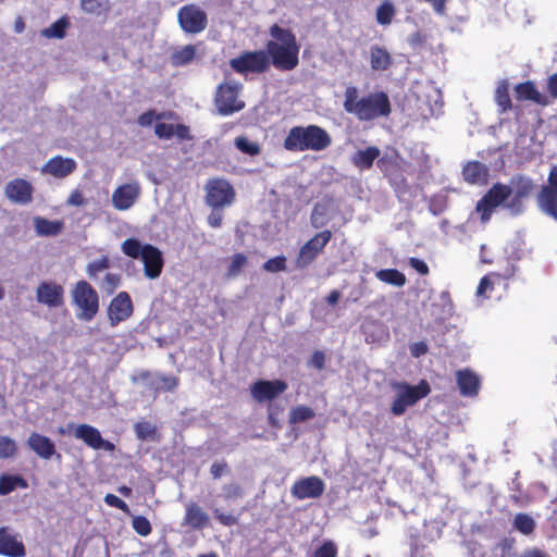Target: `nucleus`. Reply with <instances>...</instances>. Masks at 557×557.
<instances>
[{
    "label": "nucleus",
    "mask_w": 557,
    "mask_h": 557,
    "mask_svg": "<svg viewBox=\"0 0 557 557\" xmlns=\"http://www.w3.org/2000/svg\"><path fill=\"white\" fill-rule=\"evenodd\" d=\"M134 530L141 536H147L151 532V524L146 517L136 516L132 520Z\"/></svg>",
    "instance_id": "45"
},
{
    "label": "nucleus",
    "mask_w": 557,
    "mask_h": 557,
    "mask_svg": "<svg viewBox=\"0 0 557 557\" xmlns=\"http://www.w3.org/2000/svg\"><path fill=\"white\" fill-rule=\"evenodd\" d=\"M226 465L222 462H215L211 466V474L214 479L221 478L226 472Z\"/></svg>",
    "instance_id": "62"
},
{
    "label": "nucleus",
    "mask_w": 557,
    "mask_h": 557,
    "mask_svg": "<svg viewBox=\"0 0 557 557\" xmlns=\"http://www.w3.org/2000/svg\"><path fill=\"white\" fill-rule=\"evenodd\" d=\"M28 447L40 458L50 459L55 454L54 443L47 436L33 432L27 440Z\"/></svg>",
    "instance_id": "23"
},
{
    "label": "nucleus",
    "mask_w": 557,
    "mask_h": 557,
    "mask_svg": "<svg viewBox=\"0 0 557 557\" xmlns=\"http://www.w3.org/2000/svg\"><path fill=\"white\" fill-rule=\"evenodd\" d=\"M177 17L182 29L189 34L201 33L208 24L206 12L195 4L181 8Z\"/></svg>",
    "instance_id": "13"
},
{
    "label": "nucleus",
    "mask_w": 557,
    "mask_h": 557,
    "mask_svg": "<svg viewBox=\"0 0 557 557\" xmlns=\"http://www.w3.org/2000/svg\"><path fill=\"white\" fill-rule=\"evenodd\" d=\"M235 145L240 151H243L249 156H256L260 152V148H259L258 144L250 141L246 137H237L235 139Z\"/></svg>",
    "instance_id": "42"
},
{
    "label": "nucleus",
    "mask_w": 557,
    "mask_h": 557,
    "mask_svg": "<svg viewBox=\"0 0 557 557\" xmlns=\"http://www.w3.org/2000/svg\"><path fill=\"white\" fill-rule=\"evenodd\" d=\"M121 284V276L114 273H107L102 281L99 282L100 289L107 294L111 295Z\"/></svg>",
    "instance_id": "38"
},
{
    "label": "nucleus",
    "mask_w": 557,
    "mask_h": 557,
    "mask_svg": "<svg viewBox=\"0 0 557 557\" xmlns=\"http://www.w3.org/2000/svg\"><path fill=\"white\" fill-rule=\"evenodd\" d=\"M370 59L372 70H386L391 65L389 53L380 47L371 48Z\"/></svg>",
    "instance_id": "33"
},
{
    "label": "nucleus",
    "mask_w": 557,
    "mask_h": 557,
    "mask_svg": "<svg viewBox=\"0 0 557 557\" xmlns=\"http://www.w3.org/2000/svg\"><path fill=\"white\" fill-rule=\"evenodd\" d=\"M34 188L23 178H14L4 187L5 197L14 203L27 205L33 200Z\"/></svg>",
    "instance_id": "18"
},
{
    "label": "nucleus",
    "mask_w": 557,
    "mask_h": 557,
    "mask_svg": "<svg viewBox=\"0 0 557 557\" xmlns=\"http://www.w3.org/2000/svg\"><path fill=\"white\" fill-rule=\"evenodd\" d=\"M76 169L77 162L74 159L54 156L41 166V173L54 178H64L75 172Z\"/></svg>",
    "instance_id": "17"
},
{
    "label": "nucleus",
    "mask_w": 557,
    "mask_h": 557,
    "mask_svg": "<svg viewBox=\"0 0 557 557\" xmlns=\"http://www.w3.org/2000/svg\"><path fill=\"white\" fill-rule=\"evenodd\" d=\"M394 15L395 7L389 1L383 2L376 10V21L381 25L391 24Z\"/></svg>",
    "instance_id": "35"
},
{
    "label": "nucleus",
    "mask_w": 557,
    "mask_h": 557,
    "mask_svg": "<svg viewBox=\"0 0 557 557\" xmlns=\"http://www.w3.org/2000/svg\"><path fill=\"white\" fill-rule=\"evenodd\" d=\"M331 137L326 131L317 126L292 127L284 140V147L290 151H321L331 145Z\"/></svg>",
    "instance_id": "3"
},
{
    "label": "nucleus",
    "mask_w": 557,
    "mask_h": 557,
    "mask_svg": "<svg viewBox=\"0 0 557 557\" xmlns=\"http://www.w3.org/2000/svg\"><path fill=\"white\" fill-rule=\"evenodd\" d=\"M83 11L90 14H100L106 10V5L100 0H82Z\"/></svg>",
    "instance_id": "47"
},
{
    "label": "nucleus",
    "mask_w": 557,
    "mask_h": 557,
    "mask_svg": "<svg viewBox=\"0 0 557 557\" xmlns=\"http://www.w3.org/2000/svg\"><path fill=\"white\" fill-rule=\"evenodd\" d=\"M66 205L71 207H84L86 205V198L81 190L74 189L67 198Z\"/></svg>",
    "instance_id": "53"
},
{
    "label": "nucleus",
    "mask_w": 557,
    "mask_h": 557,
    "mask_svg": "<svg viewBox=\"0 0 557 557\" xmlns=\"http://www.w3.org/2000/svg\"><path fill=\"white\" fill-rule=\"evenodd\" d=\"M391 112V104L386 94L380 91L370 94L359 99V106L355 115L359 120L369 121L380 116H386Z\"/></svg>",
    "instance_id": "7"
},
{
    "label": "nucleus",
    "mask_w": 557,
    "mask_h": 557,
    "mask_svg": "<svg viewBox=\"0 0 557 557\" xmlns=\"http://www.w3.org/2000/svg\"><path fill=\"white\" fill-rule=\"evenodd\" d=\"M376 278L389 285L401 287L406 284L405 275L395 269L380 270L375 274Z\"/></svg>",
    "instance_id": "32"
},
{
    "label": "nucleus",
    "mask_w": 557,
    "mask_h": 557,
    "mask_svg": "<svg viewBox=\"0 0 557 557\" xmlns=\"http://www.w3.org/2000/svg\"><path fill=\"white\" fill-rule=\"evenodd\" d=\"M208 224L213 227H220L222 223V214L218 211H213L208 215Z\"/></svg>",
    "instance_id": "60"
},
{
    "label": "nucleus",
    "mask_w": 557,
    "mask_h": 557,
    "mask_svg": "<svg viewBox=\"0 0 557 557\" xmlns=\"http://www.w3.org/2000/svg\"><path fill=\"white\" fill-rule=\"evenodd\" d=\"M174 126L173 124L157 123L154 133L159 138L169 139L174 135Z\"/></svg>",
    "instance_id": "50"
},
{
    "label": "nucleus",
    "mask_w": 557,
    "mask_h": 557,
    "mask_svg": "<svg viewBox=\"0 0 557 557\" xmlns=\"http://www.w3.org/2000/svg\"><path fill=\"white\" fill-rule=\"evenodd\" d=\"M63 287L54 282H44L36 289L38 302L55 308L63 304Z\"/></svg>",
    "instance_id": "20"
},
{
    "label": "nucleus",
    "mask_w": 557,
    "mask_h": 557,
    "mask_svg": "<svg viewBox=\"0 0 557 557\" xmlns=\"http://www.w3.org/2000/svg\"><path fill=\"white\" fill-rule=\"evenodd\" d=\"M225 499H236L242 496V488L238 484H228L224 486Z\"/></svg>",
    "instance_id": "56"
},
{
    "label": "nucleus",
    "mask_w": 557,
    "mask_h": 557,
    "mask_svg": "<svg viewBox=\"0 0 557 557\" xmlns=\"http://www.w3.org/2000/svg\"><path fill=\"white\" fill-rule=\"evenodd\" d=\"M547 181L548 184L545 185L544 187L557 190V165H554L550 169Z\"/></svg>",
    "instance_id": "63"
},
{
    "label": "nucleus",
    "mask_w": 557,
    "mask_h": 557,
    "mask_svg": "<svg viewBox=\"0 0 557 557\" xmlns=\"http://www.w3.org/2000/svg\"><path fill=\"white\" fill-rule=\"evenodd\" d=\"M34 227L38 235L40 236H54L58 235L63 227V223L60 221H49L41 216H35Z\"/></svg>",
    "instance_id": "30"
},
{
    "label": "nucleus",
    "mask_w": 557,
    "mask_h": 557,
    "mask_svg": "<svg viewBox=\"0 0 557 557\" xmlns=\"http://www.w3.org/2000/svg\"><path fill=\"white\" fill-rule=\"evenodd\" d=\"M200 48L201 44L186 45L176 48L171 54V64L173 66L188 65L194 59H196L199 55L198 52Z\"/></svg>",
    "instance_id": "28"
},
{
    "label": "nucleus",
    "mask_w": 557,
    "mask_h": 557,
    "mask_svg": "<svg viewBox=\"0 0 557 557\" xmlns=\"http://www.w3.org/2000/svg\"><path fill=\"white\" fill-rule=\"evenodd\" d=\"M133 313V304L126 292L119 293L110 302L107 314L111 326L127 320Z\"/></svg>",
    "instance_id": "14"
},
{
    "label": "nucleus",
    "mask_w": 557,
    "mask_h": 557,
    "mask_svg": "<svg viewBox=\"0 0 557 557\" xmlns=\"http://www.w3.org/2000/svg\"><path fill=\"white\" fill-rule=\"evenodd\" d=\"M134 430L139 440L152 438L156 432V428L147 421L136 423Z\"/></svg>",
    "instance_id": "43"
},
{
    "label": "nucleus",
    "mask_w": 557,
    "mask_h": 557,
    "mask_svg": "<svg viewBox=\"0 0 557 557\" xmlns=\"http://www.w3.org/2000/svg\"><path fill=\"white\" fill-rule=\"evenodd\" d=\"M324 490V482L319 476L312 475L296 481L290 488V493L297 499L304 500L320 497Z\"/></svg>",
    "instance_id": "15"
},
{
    "label": "nucleus",
    "mask_w": 557,
    "mask_h": 557,
    "mask_svg": "<svg viewBox=\"0 0 557 557\" xmlns=\"http://www.w3.org/2000/svg\"><path fill=\"white\" fill-rule=\"evenodd\" d=\"M337 549L334 543L332 542H325L321 547H319L315 553L314 557H336Z\"/></svg>",
    "instance_id": "51"
},
{
    "label": "nucleus",
    "mask_w": 557,
    "mask_h": 557,
    "mask_svg": "<svg viewBox=\"0 0 557 557\" xmlns=\"http://www.w3.org/2000/svg\"><path fill=\"white\" fill-rule=\"evenodd\" d=\"M513 524L522 534L529 535L535 528V522L532 517L527 513H518L515 517Z\"/></svg>",
    "instance_id": "37"
},
{
    "label": "nucleus",
    "mask_w": 557,
    "mask_h": 557,
    "mask_svg": "<svg viewBox=\"0 0 557 557\" xmlns=\"http://www.w3.org/2000/svg\"><path fill=\"white\" fill-rule=\"evenodd\" d=\"M392 387L396 395L391 410L395 416L403 414L408 407L414 405L430 393V386L424 381L416 386L407 383H393Z\"/></svg>",
    "instance_id": "6"
},
{
    "label": "nucleus",
    "mask_w": 557,
    "mask_h": 557,
    "mask_svg": "<svg viewBox=\"0 0 557 557\" xmlns=\"http://www.w3.org/2000/svg\"><path fill=\"white\" fill-rule=\"evenodd\" d=\"M70 26V21L66 17H61L41 30V36L45 38L62 39L66 34V28Z\"/></svg>",
    "instance_id": "31"
},
{
    "label": "nucleus",
    "mask_w": 557,
    "mask_h": 557,
    "mask_svg": "<svg viewBox=\"0 0 557 557\" xmlns=\"http://www.w3.org/2000/svg\"><path fill=\"white\" fill-rule=\"evenodd\" d=\"M121 250L133 259L141 260L147 278L156 280L160 276L164 264L160 249L149 244L143 245L136 238H127L122 243Z\"/></svg>",
    "instance_id": "4"
},
{
    "label": "nucleus",
    "mask_w": 557,
    "mask_h": 557,
    "mask_svg": "<svg viewBox=\"0 0 557 557\" xmlns=\"http://www.w3.org/2000/svg\"><path fill=\"white\" fill-rule=\"evenodd\" d=\"M313 417V411L309 407L299 406L292 410L290 412V422L297 423L301 421H306Z\"/></svg>",
    "instance_id": "46"
},
{
    "label": "nucleus",
    "mask_w": 557,
    "mask_h": 557,
    "mask_svg": "<svg viewBox=\"0 0 557 557\" xmlns=\"http://www.w3.org/2000/svg\"><path fill=\"white\" fill-rule=\"evenodd\" d=\"M533 189V181L523 175L512 177L509 185L496 183L478 201L475 211L483 223L491 219L492 213L499 206L508 210L511 215H520L525 209L523 200L531 196Z\"/></svg>",
    "instance_id": "2"
},
{
    "label": "nucleus",
    "mask_w": 557,
    "mask_h": 557,
    "mask_svg": "<svg viewBox=\"0 0 557 557\" xmlns=\"http://www.w3.org/2000/svg\"><path fill=\"white\" fill-rule=\"evenodd\" d=\"M286 388V383L280 380L258 381L251 386V395L257 401L263 403L267 400H272L285 392Z\"/></svg>",
    "instance_id": "21"
},
{
    "label": "nucleus",
    "mask_w": 557,
    "mask_h": 557,
    "mask_svg": "<svg viewBox=\"0 0 557 557\" xmlns=\"http://www.w3.org/2000/svg\"><path fill=\"white\" fill-rule=\"evenodd\" d=\"M214 516L223 525L230 527L237 523L236 517L230 513H224L220 509H214Z\"/></svg>",
    "instance_id": "55"
},
{
    "label": "nucleus",
    "mask_w": 557,
    "mask_h": 557,
    "mask_svg": "<svg viewBox=\"0 0 557 557\" xmlns=\"http://www.w3.org/2000/svg\"><path fill=\"white\" fill-rule=\"evenodd\" d=\"M457 383L463 396H474L478 394L481 381L474 372L466 369L457 372Z\"/></svg>",
    "instance_id": "27"
},
{
    "label": "nucleus",
    "mask_w": 557,
    "mask_h": 557,
    "mask_svg": "<svg viewBox=\"0 0 557 557\" xmlns=\"http://www.w3.org/2000/svg\"><path fill=\"white\" fill-rule=\"evenodd\" d=\"M332 237L331 231H322L308 240L299 250L296 259V267L299 269L307 268L323 250Z\"/></svg>",
    "instance_id": "12"
},
{
    "label": "nucleus",
    "mask_w": 557,
    "mask_h": 557,
    "mask_svg": "<svg viewBox=\"0 0 557 557\" xmlns=\"http://www.w3.org/2000/svg\"><path fill=\"white\" fill-rule=\"evenodd\" d=\"M73 304L77 307L76 318L81 321H91L99 310V297L92 286L86 281L77 282L72 289Z\"/></svg>",
    "instance_id": "5"
},
{
    "label": "nucleus",
    "mask_w": 557,
    "mask_h": 557,
    "mask_svg": "<svg viewBox=\"0 0 557 557\" xmlns=\"http://www.w3.org/2000/svg\"><path fill=\"white\" fill-rule=\"evenodd\" d=\"M205 189L206 203L213 209L231 206L235 199L234 188L223 178L208 181Z\"/></svg>",
    "instance_id": "8"
},
{
    "label": "nucleus",
    "mask_w": 557,
    "mask_h": 557,
    "mask_svg": "<svg viewBox=\"0 0 557 557\" xmlns=\"http://www.w3.org/2000/svg\"><path fill=\"white\" fill-rule=\"evenodd\" d=\"M0 555L5 557H24L25 546L18 535L7 527L0 528Z\"/></svg>",
    "instance_id": "19"
},
{
    "label": "nucleus",
    "mask_w": 557,
    "mask_h": 557,
    "mask_svg": "<svg viewBox=\"0 0 557 557\" xmlns=\"http://www.w3.org/2000/svg\"><path fill=\"white\" fill-rule=\"evenodd\" d=\"M462 175L469 184L483 185L488 178V168L479 161H470L463 166Z\"/></svg>",
    "instance_id": "25"
},
{
    "label": "nucleus",
    "mask_w": 557,
    "mask_h": 557,
    "mask_svg": "<svg viewBox=\"0 0 557 557\" xmlns=\"http://www.w3.org/2000/svg\"><path fill=\"white\" fill-rule=\"evenodd\" d=\"M270 35L277 40L268 44V51H249L230 61L232 70H265L270 64V57L273 64L286 70L294 69L298 63L299 48L295 36L288 29L273 25Z\"/></svg>",
    "instance_id": "1"
},
{
    "label": "nucleus",
    "mask_w": 557,
    "mask_h": 557,
    "mask_svg": "<svg viewBox=\"0 0 557 557\" xmlns=\"http://www.w3.org/2000/svg\"><path fill=\"white\" fill-rule=\"evenodd\" d=\"M426 350L428 347L424 343H416L410 347V351L413 357H420L424 355Z\"/></svg>",
    "instance_id": "64"
},
{
    "label": "nucleus",
    "mask_w": 557,
    "mask_h": 557,
    "mask_svg": "<svg viewBox=\"0 0 557 557\" xmlns=\"http://www.w3.org/2000/svg\"><path fill=\"white\" fill-rule=\"evenodd\" d=\"M285 261L284 257H275L269 259L264 264L263 269L268 272H278L285 270Z\"/></svg>",
    "instance_id": "49"
},
{
    "label": "nucleus",
    "mask_w": 557,
    "mask_h": 557,
    "mask_svg": "<svg viewBox=\"0 0 557 557\" xmlns=\"http://www.w3.org/2000/svg\"><path fill=\"white\" fill-rule=\"evenodd\" d=\"M16 453V443L9 436H0V458H11Z\"/></svg>",
    "instance_id": "40"
},
{
    "label": "nucleus",
    "mask_w": 557,
    "mask_h": 557,
    "mask_svg": "<svg viewBox=\"0 0 557 557\" xmlns=\"http://www.w3.org/2000/svg\"><path fill=\"white\" fill-rule=\"evenodd\" d=\"M74 436L82 440L86 445L94 449H103L113 451L114 445L102 438L98 429L89 424H79L74 428Z\"/></svg>",
    "instance_id": "16"
},
{
    "label": "nucleus",
    "mask_w": 557,
    "mask_h": 557,
    "mask_svg": "<svg viewBox=\"0 0 557 557\" xmlns=\"http://www.w3.org/2000/svg\"><path fill=\"white\" fill-rule=\"evenodd\" d=\"M239 90L240 85L234 82H227L219 86L215 104L221 114L228 115L244 108V102L238 98Z\"/></svg>",
    "instance_id": "9"
},
{
    "label": "nucleus",
    "mask_w": 557,
    "mask_h": 557,
    "mask_svg": "<svg viewBox=\"0 0 557 557\" xmlns=\"http://www.w3.org/2000/svg\"><path fill=\"white\" fill-rule=\"evenodd\" d=\"M357 98L358 96L356 88L349 87L346 89L344 108L347 112L355 114V110L359 106V100Z\"/></svg>",
    "instance_id": "44"
},
{
    "label": "nucleus",
    "mask_w": 557,
    "mask_h": 557,
    "mask_svg": "<svg viewBox=\"0 0 557 557\" xmlns=\"http://www.w3.org/2000/svg\"><path fill=\"white\" fill-rule=\"evenodd\" d=\"M547 89L553 99H557V73L553 74L548 78Z\"/></svg>",
    "instance_id": "61"
},
{
    "label": "nucleus",
    "mask_w": 557,
    "mask_h": 557,
    "mask_svg": "<svg viewBox=\"0 0 557 557\" xmlns=\"http://www.w3.org/2000/svg\"><path fill=\"white\" fill-rule=\"evenodd\" d=\"M536 201L542 212L557 221V190L542 187Z\"/></svg>",
    "instance_id": "26"
},
{
    "label": "nucleus",
    "mask_w": 557,
    "mask_h": 557,
    "mask_svg": "<svg viewBox=\"0 0 557 557\" xmlns=\"http://www.w3.org/2000/svg\"><path fill=\"white\" fill-rule=\"evenodd\" d=\"M493 283L490 278V275H486L481 278L480 284L476 288V295L481 296L483 295L487 289H492Z\"/></svg>",
    "instance_id": "59"
},
{
    "label": "nucleus",
    "mask_w": 557,
    "mask_h": 557,
    "mask_svg": "<svg viewBox=\"0 0 557 557\" xmlns=\"http://www.w3.org/2000/svg\"><path fill=\"white\" fill-rule=\"evenodd\" d=\"M311 225L315 228L324 226L327 222L326 209L323 205H315L311 213Z\"/></svg>",
    "instance_id": "41"
},
{
    "label": "nucleus",
    "mask_w": 557,
    "mask_h": 557,
    "mask_svg": "<svg viewBox=\"0 0 557 557\" xmlns=\"http://www.w3.org/2000/svg\"><path fill=\"white\" fill-rule=\"evenodd\" d=\"M409 263L420 274L425 275L429 273V267L423 260L410 258Z\"/></svg>",
    "instance_id": "57"
},
{
    "label": "nucleus",
    "mask_w": 557,
    "mask_h": 557,
    "mask_svg": "<svg viewBox=\"0 0 557 557\" xmlns=\"http://www.w3.org/2000/svg\"><path fill=\"white\" fill-rule=\"evenodd\" d=\"M109 265H110L109 258L101 257L100 259L89 262L86 267V272L91 280L98 281L99 273L107 270L109 268Z\"/></svg>",
    "instance_id": "36"
},
{
    "label": "nucleus",
    "mask_w": 557,
    "mask_h": 557,
    "mask_svg": "<svg viewBox=\"0 0 557 557\" xmlns=\"http://www.w3.org/2000/svg\"><path fill=\"white\" fill-rule=\"evenodd\" d=\"M380 156V149L376 147H368L356 151L351 157V162L360 170H368L372 166L373 161Z\"/></svg>",
    "instance_id": "29"
},
{
    "label": "nucleus",
    "mask_w": 557,
    "mask_h": 557,
    "mask_svg": "<svg viewBox=\"0 0 557 557\" xmlns=\"http://www.w3.org/2000/svg\"><path fill=\"white\" fill-rule=\"evenodd\" d=\"M104 502L109 505V506H112V507H115V508H119L121 509L122 511H124L125 513H129V508L127 506V504L122 500L120 497H117L116 495H113V494H107L104 496Z\"/></svg>",
    "instance_id": "52"
},
{
    "label": "nucleus",
    "mask_w": 557,
    "mask_h": 557,
    "mask_svg": "<svg viewBox=\"0 0 557 557\" xmlns=\"http://www.w3.org/2000/svg\"><path fill=\"white\" fill-rule=\"evenodd\" d=\"M516 98L520 101H532L539 106L547 107L550 99L542 94L532 82L520 83L515 87Z\"/></svg>",
    "instance_id": "22"
},
{
    "label": "nucleus",
    "mask_w": 557,
    "mask_h": 557,
    "mask_svg": "<svg viewBox=\"0 0 557 557\" xmlns=\"http://www.w3.org/2000/svg\"><path fill=\"white\" fill-rule=\"evenodd\" d=\"M141 186L136 180L119 185L112 193L111 202L115 210H129L140 198Z\"/></svg>",
    "instance_id": "11"
},
{
    "label": "nucleus",
    "mask_w": 557,
    "mask_h": 557,
    "mask_svg": "<svg viewBox=\"0 0 557 557\" xmlns=\"http://www.w3.org/2000/svg\"><path fill=\"white\" fill-rule=\"evenodd\" d=\"M185 517L183 519V525L190 527L195 530L205 528L209 521L207 512L196 503L189 502L185 506Z\"/></svg>",
    "instance_id": "24"
},
{
    "label": "nucleus",
    "mask_w": 557,
    "mask_h": 557,
    "mask_svg": "<svg viewBox=\"0 0 557 557\" xmlns=\"http://www.w3.org/2000/svg\"><path fill=\"white\" fill-rule=\"evenodd\" d=\"M246 263H247L246 256L243 255V253H236L232 258L231 263L228 265L227 276L228 277H236L240 273L243 268L246 265Z\"/></svg>",
    "instance_id": "39"
},
{
    "label": "nucleus",
    "mask_w": 557,
    "mask_h": 557,
    "mask_svg": "<svg viewBox=\"0 0 557 557\" xmlns=\"http://www.w3.org/2000/svg\"><path fill=\"white\" fill-rule=\"evenodd\" d=\"M325 357L322 351H315L313 352L310 364L319 370L323 369L324 367Z\"/></svg>",
    "instance_id": "58"
},
{
    "label": "nucleus",
    "mask_w": 557,
    "mask_h": 557,
    "mask_svg": "<svg viewBox=\"0 0 557 557\" xmlns=\"http://www.w3.org/2000/svg\"><path fill=\"white\" fill-rule=\"evenodd\" d=\"M133 384H140L146 388L158 392L173 391L177 384V377L174 375H165L158 372L139 371L131 376Z\"/></svg>",
    "instance_id": "10"
},
{
    "label": "nucleus",
    "mask_w": 557,
    "mask_h": 557,
    "mask_svg": "<svg viewBox=\"0 0 557 557\" xmlns=\"http://www.w3.org/2000/svg\"><path fill=\"white\" fill-rule=\"evenodd\" d=\"M495 99L497 104L500 107L502 112H506L511 107V100L509 97L508 84L502 82L498 84L495 92Z\"/></svg>",
    "instance_id": "34"
},
{
    "label": "nucleus",
    "mask_w": 557,
    "mask_h": 557,
    "mask_svg": "<svg viewBox=\"0 0 557 557\" xmlns=\"http://www.w3.org/2000/svg\"><path fill=\"white\" fill-rule=\"evenodd\" d=\"M22 480L18 478L2 475L0 478V495H7L11 493L15 488L16 483Z\"/></svg>",
    "instance_id": "48"
},
{
    "label": "nucleus",
    "mask_w": 557,
    "mask_h": 557,
    "mask_svg": "<svg viewBox=\"0 0 557 557\" xmlns=\"http://www.w3.org/2000/svg\"><path fill=\"white\" fill-rule=\"evenodd\" d=\"M161 119L160 114H157L154 111L150 110L148 112L143 113L138 117V124L140 126H150L154 121Z\"/></svg>",
    "instance_id": "54"
}]
</instances>
